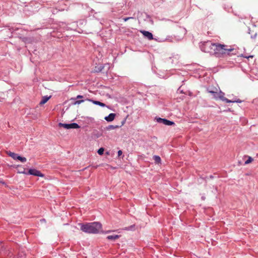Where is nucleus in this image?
Returning a JSON list of instances; mask_svg holds the SVG:
<instances>
[{
    "label": "nucleus",
    "mask_w": 258,
    "mask_h": 258,
    "mask_svg": "<svg viewBox=\"0 0 258 258\" xmlns=\"http://www.w3.org/2000/svg\"><path fill=\"white\" fill-rule=\"evenodd\" d=\"M102 228V225L99 222L88 223L85 224H81V230L88 233H98Z\"/></svg>",
    "instance_id": "obj_1"
},
{
    "label": "nucleus",
    "mask_w": 258,
    "mask_h": 258,
    "mask_svg": "<svg viewBox=\"0 0 258 258\" xmlns=\"http://www.w3.org/2000/svg\"><path fill=\"white\" fill-rule=\"evenodd\" d=\"M234 49L228 48V46L224 44L215 43L213 54L217 57H221L223 55L227 54L229 55L230 52L233 51Z\"/></svg>",
    "instance_id": "obj_2"
},
{
    "label": "nucleus",
    "mask_w": 258,
    "mask_h": 258,
    "mask_svg": "<svg viewBox=\"0 0 258 258\" xmlns=\"http://www.w3.org/2000/svg\"><path fill=\"white\" fill-rule=\"evenodd\" d=\"M215 91H210V93H211L212 95L213 98H214L215 100L220 99L222 101H225L227 103L241 102L239 100H238L237 101H231L225 98L224 97L225 93L222 92L219 88H215Z\"/></svg>",
    "instance_id": "obj_3"
},
{
    "label": "nucleus",
    "mask_w": 258,
    "mask_h": 258,
    "mask_svg": "<svg viewBox=\"0 0 258 258\" xmlns=\"http://www.w3.org/2000/svg\"><path fill=\"white\" fill-rule=\"evenodd\" d=\"M214 44L210 41L204 42L201 45V49L203 52L213 53Z\"/></svg>",
    "instance_id": "obj_4"
},
{
    "label": "nucleus",
    "mask_w": 258,
    "mask_h": 258,
    "mask_svg": "<svg viewBox=\"0 0 258 258\" xmlns=\"http://www.w3.org/2000/svg\"><path fill=\"white\" fill-rule=\"evenodd\" d=\"M8 154L10 157H12L13 159L20 160L21 162L24 163L26 162L27 161V159L25 157H22L18 155V154L15 153L14 152L9 151V152H8Z\"/></svg>",
    "instance_id": "obj_5"
},
{
    "label": "nucleus",
    "mask_w": 258,
    "mask_h": 258,
    "mask_svg": "<svg viewBox=\"0 0 258 258\" xmlns=\"http://www.w3.org/2000/svg\"><path fill=\"white\" fill-rule=\"evenodd\" d=\"M58 126L59 127H63L66 129H71V128H80V126L76 123H72L70 124L67 123H59Z\"/></svg>",
    "instance_id": "obj_6"
},
{
    "label": "nucleus",
    "mask_w": 258,
    "mask_h": 258,
    "mask_svg": "<svg viewBox=\"0 0 258 258\" xmlns=\"http://www.w3.org/2000/svg\"><path fill=\"white\" fill-rule=\"evenodd\" d=\"M28 174L33 175L36 176L43 177L44 175L40 171L35 169H30L28 172Z\"/></svg>",
    "instance_id": "obj_7"
},
{
    "label": "nucleus",
    "mask_w": 258,
    "mask_h": 258,
    "mask_svg": "<svg viewBox=\"0 0 258 258\" xmlns=\"http://www.w3.org/2000/svg\"><path fill=\"white\" fill-rule=\"evenodd\" d=\"M157 121L159 123H162L166 125H172L175 124V123L173 121H170L166 119L158 118L157 119Z\"/></svg>",
    "instance_id": "obj_8"
},
{
    "label": "nucleus",
    "mask_w": 258,
    "mask_h": 258,
    "mask_svg": "<svg viewBox=\"0 0 258 258\" xmlns=\"http://www.w3.org/2000/svg\"><path fill=\"white\" fill-rule=\"evenodd\" d=\"M142 32V33L146 37H147L148 39L149 40H152L153 39V35L151 33H150V32H148V31H141Z\"/></svg>",
    "instance_id": "obj_9"
},
{
    "label": "nucleus",
    "mask_w": 258,
    "mask_h": 258,
    "mask_svg": "<svg viewBox=\"0 0 258 258\" xmlns=\"http://www.w3.org/2000/svg\"><path fill=\"white\" fill-rule=\"evenodd\" d=\"M115 114L111 113H110L107 116L105 117V119L108 122L112 121L114 119Z\"/></svg>",
    "instance_id": "obj_10"
},
{
    "label": "nucleus",
    "mask_w": 258,
    "mask_h": 258,
    "mask_svg": "<svg viewBox=\"0 0 258 258\" xmlns=\"http://www.w3.org/2000/svg\"><path fill=\"white\" fill-rule=\"evenodd\" d=\"M88 100L90 102H92L93 104H94L95 105H98L101 107H105L106 106V105L104 103H102L98 101H95V100H93L91 99H88Z\"/></svg>",
    "instance_id": "obj_11"
},
{
    "label": "nucleus",
    "mask_w": 258,
    "mask_h": 258,
    "mask_svg": "<svg viewBox=\"0 0 258 258\" xmlns=\"http://www.w3.org/2000/svg\"><path fill=\"white\" fill-rule=\"evenodd\" d=\"M125 122V121H123L121 123V125H120L122 126L124 124ZM119 127H120V126L119 125H109L107 127V129L108 130H114V129H115V128H118Z\"/></svg>",
    "instance_id": "obj_12"
},
{
    "label": "nucleus",
    "mask_w": 258,
    "mask_h": 258,
    "mask_svg": "<svg viewBox=\"0 0 258 258\" xmlns=\"http://www.w3.org/2000/svg\"><path fill=\"white\" fill-rule=\"evenodd\" d=\"M50 96L47 97V96H44L43 97L41 101L40 102V105H43L46 103L48 100L50 99Z\"/></svg>",
    "instance_id": "obj_13"
},
{
    "label": "nucleus",
    "mask_w": 258,
    "mask_h": 258,
    "mask_svg": "<svg viewBox=\"0 0 258 258\" xmlns=\"http://www.w3.org/2000/svg\"><path fill=\"white\" fill-rule=\"evenodd\" d=\"M153 159L155 161V163L160 164L161 162V159L159 156L155 155L153 156Z\"/></svg>",
    "instance_id": "obj_14"
},
{
    "label": "nucleus",
    "mask_w": 258,
    "mask_h": 258,
    "mask_svg": "<svg viewBox=\"0 0 258 258\" xmlns=\"http://www.w3.org/2000/svg\"><path fill=\"white\" fill-rule=\"evenodd\" d=\"M119 237V236L118 235H109L107 237V238L109 240H116Z\"/></svg>",
    "instance_id": "obj_15"
},
{
    "label": "nucleus",
    "mask_w": 258,
    "mask_h": 258,
    "mask_svg": "<svg viewBox=\"0 0 258 258\" xmlns=\"http://www.w3.org/2000/svg\"><path fill=\"white\" fill-rule=\"evenodd\" d=\"M245 157L248 158V159L246 161H245V162L244 163L245 165L251 163L253 161V159L252 157H251L250 156H245Z\"/></svg>",
    "instance_id": "obj_16"
},
{
    "label": "nucleus",
    "mask_w": 258,
    "mask_h": 258,
    "mask_svg": "<svg viewBox=\"0 0 258 258\" xmlns=\"http://www.w3.org/2000/svg\"><path fill=\"white\" fill-rule=\"evenodd\" d=\"M104 151V149L103 148H100L97 151V153L98 154L101 155L103 154V152Z\"/></svg>",
    "instance_id": "obj_17"
},
{
    "label": "nucleus",
    "mask_w": 258,
    "mask_h": 258,
    "mask_svg": "<svg viewBox=\"0 0 258 258\" xmlns=\"http://www.w3.org/2000/svg\"><path fill=\"white\" fill-rule=\"evenodd\" d=\"M18 173H23V174H28V172H26L25 171V169H24V168H23V170H19Z\"/></svg>",
    "instance_id": "obj_18"
},
{
    "label": "nucleus",
    "mask_w": 258,
    "mask_h": 258,
    "mask_svg": "<svg viewBox=\"0 0 258 258\" xmlns=\"http://www.w3.org/2000/svg\"><path fill=\"white\" fill-rule=\"evenodd\" d=\"M84 101L83 100H77L76 101L75 103H74V104L75 105H77V104H80L82 103H83Z\"/></svg>",
    "instance_id": "obj_19"
},
{
    "label": "nucleus",
    "mask_w": 258,
    "mask_h": 258,
    "mask_svg": "<svg viewBox=\"0 0 258 258\" xmlns=\"http://www.w3.org/2000/svg\"><path fill=\"white\" fill-rule=\"evenodd\" d=\"M215 87H213V88H209L208 89H207V91L208 92V93H210V91H215Z\"/></svg>",
    "instance_id": "obj_20"
},
{
    "label": "nucleus",
    "mask_w": 258,
    "mask_h": 258,
    "mask_svg": "<svg viewBox=\"0 0 258 258\" xmlns=\"http://www.w3.org/2000/svg\"><path fill=\"white\" fill-rule=\"evenodd\" d=\"M242 57H245V58H253V55H249V56H244V55H242Z\"/></svg>",
    "instance_id": "obj_21"
},
{
    "label": "nucleus",
    "mask_w": 258,
    "mask_h": 258,
    "mask_svg": "<svg viewBox=\"0 0 258 258\" xmlns=\"http://www.w3.org/2000/svg\"><path fill=\"white\" fill-rule=\"evenodd\" d=\"M131 19H133V17H127V18H123V20H124V21H125H125H127L128 20Z\"/></svg>",
    "instance_id": "obj_22"
},
{
    "label": "nucleus",
    "mask_w": 258,
    "mask_h": 258,
    "mask_svg": "<svg viewBox=\"0 0 258 258\" xmlns=\"http://www.w3.org/2000/svg\"><path fill=\"white\" fill-rule=\"evenodd\" d=\"M117 154H118V156H120V155H122V152L121 151V150H119L117 152Z\"/></svg>",
    "instance_id": "obj_23"
},
{
    "label": "nucleus",
    "mask_w": 258,
    "mask_h": 258,
    "mask_svg": "<svg viewBox=\"0 0 258 258\" xmlns=\"http://www.w3.org/2000/svg\"><path fill=\"white\" fill-rule=\"evenodd\" d=\"M83 98V96H82V95H78V96H77V98H77V99H80V98Z\"/></svg>",
    "instance_id": "obj_24"
}]
</instances>
